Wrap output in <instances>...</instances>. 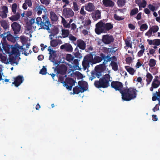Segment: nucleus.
<instances>
[{"label":"nucleus","instance_id":"nucleus-23","mask_svg":"<svg viewBox=\"0 0 160 160\" xmlns=\"http://www.w3.org/2000/svg\"><path fill=\"white\" fill-rule=\"evenodd\" d=\"M107 54V55L106 56L103 53H102V55L104 56V58H103V60H104L102 63L103 65H105L108 62L111 61L112 60V57H110L111 55L108 54V53Z\"/></svg>","mask_w":160,"mask_h":160},{"label":"nucleus","instance_id":"nucleus-48","mask_svg":"<svg viewBox=\"0 0 160 160\" xmlns=\"http://www.w3.org/2000/svg\"><path fill=\"white\" fill-rule=\"evenodd\" d=\"M17 8V5L16 3L13 4L12 6V11L14 14H15L16 13V10Z\"/></svg>","mask_w":160,"mask_h":160},{"label":"nucleus","instance_id":"nucleus-25","mask_svg":"<svg viewBox=\"0 0 160 160\" xmlns=\"http://www.w3.org/2000/svg\"><path fill=\"white\" fill-rule=\"evenodd\" d=\"M20 17V14L19 12L16 13V14L12 15L11 17L9 18L10 20L12 21H16L18 20Z\"/></svg>","mask_w":160,"mask_h":160},{"label":"nucleus","instance_id":"nucleus-27","mask_svg":"<svg viewBox=\"0 0 160 160\" xmlns=\"http://www.w3.org/2000/svg\"><path fill=\"white\" fill-rule=\"evenodd\" d=\"M152 100L153 101L158 100L159 102L160 103V92H157L154 93L153 96L152 98Z\"/></svg>","mask_w":160,"mask_h":160},{"label":"nucleus","instance_id":"nucleus-6","mask_svg":"<svg viewBox=\"0 0 160 160\" xmlns=\"http://www.w3.org/2000/svg\"><path fill=\"white\" fill-rule=\"evenodd\" d=\"M95 31L98 35H100L102 33H105L104 28L103 22L102 20L100 21L95 25Z\"/></svg>","mask_w":160,"mask_h":160},{"label":"nucleus","instance_id":"nucleus-4","mask_svg":"<svg viewBox=\"0 0 160 160\" xmlns=\"http://www.w3.org/2000/svg\"><path fill=\"white\" fill-rule=\"evenodd\" d=\"M48 50L49 52V53L50 55L49 59L52 62L54 65L58 64V62L55 59V58H56L57 56L56 51L51 49V47H48Z\"/></svg>","mask_w":160,"mask_h":160},{"label":"nucleus","instance_id":"nucleus-15","mask_svg":"<svg viewBox=\"0 0 160 160\" xmlns=\"http://www.w3.org/2000/svg\"><path fill=\"white\" fill-rule=\"evenodd\" d=\"M92 18L94 21H97L101 18V12L99 10H96L91 14Z\"/></svg>","mask_w":160,"mask_h":160},{"label":"nucleus","instance_id":"nucleus-52","mask_svg":"<svg viewBox=\"0 0 160 160\" xmlns=\"http://www.w3.org/2000/svg\"><path fill=\"white\" fill-rule=\"evenodd\" d=\"M148 28V25L146 24H143L141 26L140 30L141 31H143L146 30Z\"/></svg>","mask_w":160,"mask_h":160},{"label":"nucleus","instance_id":"nucleus-9","mask_svg":"<svg viewBox=\"0 0 160 160\" xmlns=\"http://www.w3.org/2000/svg\"><path fill=\"white\" fill-rule=\"evenodd\" d=\"M57 73L62 75H65L68 68L67 66L63 64H60L56 67Z\"/></svg>","mask_w":160,"mask_h":160},{"label":"nucleus","instance_id":"nucleus-58","mask_svg":"<svg viewBox=\"0 0 160 160\" xmlns=\"http://www.w3.org/2000/svg\"><path fill=\"white\" fill-rule=\"evenodd\" d=\"M39 73L42 75H45L47 73L46 68L43 66L42 68L40 71Z\"/></svg>","mask_w":160,"mask_h":160},{"label":"nucleus","instance_id":"nucleus-61","mask_svg":"<svg viewBox=\"0 0 160 160\" xmlns=\"http://www.w3.org/2000/svg\"><path fill=\"white\" fill-rule=\"evenodd\" d=\"M7 13L2 12H0V16L2 18H6L7 16Z\"/></svg>","mask_w":160,"mask_h":160},{"label":"nucleus","instance_id":"nucleus-62","mask_svg":"<svg viewBox=\"0 0 160 160\" xmlns=\"http://www.w3.org/2000/svg\"><path fill=\"white\" fill-rule=\"evenodd\" d=\"M69 39L72 41H76L77 40V38L75 37L72 35V34H70L69 35Z\"/></svg>","mask_w":160,"mask_h":160},{"label":"nucleus","instance_id":"nucleus-14","mask_svg":"<svg viewBox=\"0 0 160 160\" xmlns=\"http://www.w3.org/2000/svg\"><path fill=\"white\" fill-rule=\"evenodd\" d=\"M36 24L35 18H32L27 23L26 27L27 30L30 31L32 28L35 29L36 28L35 25Z\"/></svg>","mask_w":160,"mask_h":160},{"label":"nucleus","instance_id":"nucleus-10","mask_svg":"<svg viewBox=\"0 0 160 160\" xmlns=\"http://www.w3.org/2000/svg\"><path fill=\"white\" fill-rule=\"evenodd\" d=\"M114 38L112 35L108 34L104 35L102 36V41L106 44H108L114 41Z\"/></svg>","mask_w":160,"mask_h":160},{"label":"nucleus","instance_id":"nucleus-50","mask_svg":"<svg viewBox=\"0 0 160 160\" xmlns=\"http://www.w3.org/2000/svg\"><path fill=\"white\" fill-rule=\"evenodd\" d=\"M126 2L125 0H118L117 4L119 7H122L125 5Z\"/></svg>","mask_w":160,"mask_h":160},{"label":"nucleus","instance_id":"nucleus-1","mask_svg":"<svg viewBox=\"0 0 160 160\" xmlns=\"http://www.w3.org/2000/svg\"><path fill=\"white\" fill-rule=\"evenodd\" d=\"M138 92L134 87H130L129 88H124L122 94V98L123 101H130L136 98L137 96V92Z\"/></svg>","mask_w":160,"mask_h":160},{"label":"nucleus","instance_id":"nucleus-43","mask_svg":"<svg viewBox=\"0 0 160 160\" xmlns=\"http://www.w3.org/2000/svg\"><path fill=\"white\" fill-rule=\"evenodd\" d=\"M1 24L2 27L5 29H7L9 27L8 24L5 20H3L1 22Z\"/></svg>","mask_w":160,"mask_h":160},{"label":"nucleus","instance_id":"nucleus-34","mask_svg":"<svg viewBox=\"0 0 160 160\" xmlns=\"http://www.w3.org/2000/svg\"><path fill=\"white\" fill-rule=\"evenodd\" d=\"M125 42L127 47H130L131 48H132V42L130 37H128L127 39L125 40Z\"/></svg>","mask_w":160,"mask_h":160},{"label":"nucleus","instance_id":"nucleus-55","mask_svg":"<svg viewBox=\"0 0 160 160\" xmlns=\"http://www.w3.org/2000/svg\"><path fill=\"white\" fill-rule=\"evenodd\" d=\"M67 77V75H65V76H59V80L61 82V83L63 84V86L64 84V82H65V80L64 81V78L65 77Z\"/></svg>","mask_w":160,"mask_h":160},{"label":"nucleus","instance_id":"nucleus-59","mask_svg":"<svg viewBox=\"0 0 160 160\" xmlns=\"http://www.w3.org/2000/svg\"><path fill=\"white\" fill-rule=\"evenodd\" d=\"M91 75L90 77H89V78L90 80L92 81L93 79L96 78V76L95 72V71H92L91 72Z\"/></svg>","mask_w":160,"mask_h":160},{"label":"nucleus","instance_id":"nucleus-38","mask_svg":"<svg viewBox=\"0 0 160 160\" xmlns=\"http://www.w3.org/2000/svg\"><path fill=\"white\" fill-rule=\"evenodd\" d=\"M37 12V14L39 15L42 13V11L43 8L42 6H40L39 5L36 6L35 8Z\"/></svg>","mask_w":160,"mask_h":160},{"label":"nucleus","instance_id":"nucleus-29","mask_svg":"<svg viewBox=\"0 0 160 160\" xmlns=\"http://www.w3.org/2000/svg\"><path fill=\"white\" fill-rule=\"evenodd\" d=\"M101 67L100 66H96L95 68L96 76L98 78H99L101 76V72L100 71Z\"/></svg>","mask_w":160,"mask_h":160},{"label":"nucleus","instance_id":"nucleus-49","mask_svg":"<svg viewBox=\"0 0 160 160\" xmlns=\"http://www.w3.org/2000/svg\"><path fill=\"white\" fill-rule=\"evenodd\" d=\"M74 59V57L72 56L71 54H68L67 55L66 60L69 62H71L73 61Z\"/></svg>","mask_w":160,"mask_h":160},{"label":"nucleus","instance_id":"nucleus-19","mask_svg":"<svg viewBox=\"0 0 160 160\" xmlns=\"http://www.w3.org/2000/svg\"><path fill=\"white\" fill-rule=\"evenodd\" d=\"M85 9L86 11L91 12L94 11L95 9V7L92 3L88 2L87 4H85Z\"/></svg>","mask_w":160,"mask_h":160},{"label":"nucleus","instance_id":"nucleus-7","mask_svg":"<svg viewBox=\"0 0 160 160\" xmlns=\"http://www.w3.org/2000/svg\"><path fill=\"white\" fill-rule=\"evenodd\" d=\"M75 81L72 78H67L65 79V82H64V86L69 90H71L72 86L74 85Z\"/></svg>","mask_w":160,"mask_h":160},{"label":"nucleus","instance_id":"nucleus-22","mask_svg":"<svg viewBox=\"0 0 160 160\" xmlns=\"http://www.w3.org/2000/svg\"><path fill=\"white\" fill-rule=\"evenodd\" d=\"M102 2L105 7H112L115 5L114 2L111 0H103Z\"/></svg>","mask_w":160,"mask_h":160},{"label":"nucleus","instance_id":"nucleus-2","mask_svg":"<svg viewBox=\"0 0 160 160\" xmlns=\"http://www.w3.org/2000/svg\"><path fill=\"white\" fill-rule=\"evenodd\" d=\"M111 81L110 75L106 74L102 77L100 78L98 81H95L94 85L96 88H106L110 86L109 82Z\"/></svg>","mask_w":160,"mask_h":160},{"label":"nucleus","instance_id":"nucleus-28","mask_svg":"<svg viewBox=\"0 0 160 160\" xmlns=\"http://www.w3.org/2000/svg\"><path fill=\"white\" fill-rule=\"evenodd\" d=\"M147 79L146 81L147 82V85L149 84L151 82L153 76L152 74L149 72H147L146 75Z\"/></svg>","mask_w":160,"mask_h":160},{"label":"nucleus","instance_id":"nucleus-31","mask_svg":"<svg viewBox=\"0 0 160 160\" xmlns=\"http://www.w3.org/2000/svg\"><path fill=\"white\" fill-rule=\"evenodd\" d=\"M90 62L86 61L83 59V61L82 62V65L83 66V68L84 70H86L87 68H88L90 67Z\"/></svg>","mask_w":160,"mask_h":160},{"label":"nucleus","instance_id":"nucleus-46","mask_svg":"<svg viewBox=\"0 0 160 160\" xmlns=\"http://www.w3.org/2000/svg\"><path fill=\"white\" fill-rule=\"evenodd\" d=\"M156 61L154 59H151L149 61L148 65L150 67H154L156 64Z\"/></svg>","mask_w":160,"mask_h":160},{"label":"nucleus","instance_id":"nucleus-47","mask_svg":"<svg viewBox=\"0 0 160 160\" xmlns=\"http://www.w3.org/2000/svg\"><path fill=\"white\" fill-rule=\"evenodd\" d=\"M138 9L137 8H135L132 9L130 11V16H132L138 13Z\"/></svg>","mask_w":160,"mask_h":160},{"label":"nucleus","instance_id":"nucleus-36","mask_svg":"<svg viewBox=\"0 0 160 160\" xmlns=\"http://www.w3.org/2000/svg\"><path fill=\"white\" fill-rule=\"evenodd\" d=\"M69 31L67 29H62V35L63 38L68 37L69 35Z\"/></svg>","mask_w":160,"mask_h":160},{"label":"nucleus","instance_id":"nucleus-24","mask_svg":"<svg viewBox=\"0 0 160 160\" xmlns=\"http://www.w3.org/2000/svg\"><path fill=\"white\" fill-rule=\"evenodd\" d=\"M84 59L93 64V56L92 53H90L87 54L84 58Z\"/></svg>","mask_w":160,"mask_h":160},{"label":"nucleus","instance_id":"nucleus-13","mask_svg":"<svg viewBox=\"0 0 160 160\" xmlns=\"http://www.w3.org/2000/svg\"><path fill=\"white\" fill-rule=\"evenodd\" d=\"M78 84L82 92H83L88 89V84L86 81L82 80L78 82Z\"/></svg>","mask_w":160,"mask_h":160},{"label":"nucleus","instance_id":"nucleus-56","mask_svg":"<svg viewBox=\"0 0 160 160\" xmlns=\"http://www.w3.org/2000/svg\"><path fill=\"white\" fill-rule=\"evenodd\" d=\"M114 18L116 20L118 21H121L123 20L124 19V18L122 17H120L118 16L117 14H115L114 15Z\"/></svg>","mask_w":160,"mask_h":160},{"label":"nucleus","instance_id":"nucleus-41","mask_svg":"<svg viewBox=\"0 0 160 160\" xmlns=\"http://www.w3.org/2000/svg\"><path fill=\"white\" fill-rule=\"evenodd\" d=\"M102 52L105 54H108L109 53L112 52V51L111 50V49L105 47H102Z\"/></svg>","mask_w":160,"mask_h":160},{"label":"nucleus","instance_id":"nucleus-12","mask_svg":"<svg viewBox=\"0 0 160 160\" xmlns=\"http://www.w3.org/2000/svg\"><path fill=\"white\" fill-rule=\"evenodd\" d=\"M11 26L14 34L20 33L21 26L19 23L16 22H14L11 24Z\"/></svg>","mask_w":160,"mask_h":160},{"label":"nucleus","instance_id":"nucleus-45","mask_svg":"<svg viewBox=\"0 0 160 160\" xmlns=\"http://www.w3.org/2000/svg\"><path fill=\"white\" fill-rule=\"evenodd\" d=\"M6 38L8 40L12 42H14L15 41V38L10 33L7 35Z\"/></svg>","mask_w":160,"mask_h":160},{"label":"nucleus","instance_id":"nucleus-35","mask_svg":"<svg viewBox=\"0 0 160 160\" xmlns=\"http://www.w3.org/2000/svg\"><path fill=\"white\" fill-rule=\"evenodd\" d=\"M110 65L112 67V69L114 71H116L118 70V65L117 62L114 61H111Z\"/></svg>","mask_w":160,"mask_h":160},{"label":"nucleus","instance_id":"nucleus-26","mask_svg":"<svg viewBox=\"0 0 160 160\" xmlns=\"http://www.w3.org/2000/svg\"><path fill=\"white\" fill-rule=\"evenodd\" d=\"M125 68L127 71L131 75H134L136 71L132 68L128 66H126Z\"/></svg>","mask_w":160,"mask_h":160},{"label":"nucleus","instance_id":"nucleus-11","mask_svg":"<svg viewBox=\"0 0 160 160\" xmlns=\"http://www.w3.org/2000/svg\"><path fill=\"white\" fill-rule=\"evenodd\" d=\"M14 82H12V84L16 87H18L24 81V78L22 76L18 75L13 78Z\"/></svg>","mask_w":160,"mask_h":160},{"label":"nucleus","instance_id":"nucleus-39","mask_svg":"<svg viewBox=\"0 0 160 160\" xmlns=\"http://www.w3.org/2000/svg\"><path fill=\"white\" fill-rule=\"evenodd\" d=\"M18 56H16V55L12 54L11 55H9V62L10 63L12 64L15 63V61L16 60V57Z\"/></svg>","mask_w":160,"mask_h":160},{"label":"nucleus","instance_id":"nucleus-37","mask_svg":"<svg viewBox=\"0 0 160 160\" xmlns=\"http://www.w3.org/2000/svg\"><path fill=\"white\" fill-rule=\"evenodd\" d=\"M0 59L2 63H5L6 64L9 63V62L7 60V57L6 56L3 55L2 54H0Z\"/></svg>","mask_w":160,"mask_h":160},{"label":"nucleus","instance_id":"nucleus-42","mask_svg":"<svg viewBox=\"0 0 160 160\" xmlns=\"http://www.w3.org/2000/svg\"><path fill=\"white\" fill-rule=\"evenodd\" d=\"M73 94H79L80 92L82 93V91L80 89L79 87L76 86L74 88H73Z\"/></svg>","mask_w":160,"mask_h":160},{"label":"nucleus","instance_id":"nucleus-5","mask_svg":"<svg viewBox=\"0 0 160 160\" xmlns=\"http://www.w3.org/2000/svg\"><path fill=\"white\" fill-rule=\"evenodd\" d=\"M111 87L114 88L116 91H118L122 94L123 91V85L122 83L120 82L116 81H112L111 83Z\"/></svg>","mask_w":160,"mask_h":160},{"label":"nucleus","instance_id":"nucleus-18","mask_svg":"<svg viewBox=\"0 0 160 160\" xmlns=\"http://www.w3.org/2000/svg\"><path fill=\"white\" fill-rule=\"evenodd\" d=\"M104 56L102 55V53H100V56L95 55L94 58H93V64H96L101 62L103 60V58Z\"/></svg>","mask_w":160,"mask_h":160},{"label":"nucleus","instance_id":"nucleus-32","mask_svg":"<svg viewBox=\"0 0 160 160\" xmlns=\"http://www.w3.org/2000/svg\"><path fill=\"white\" fill-rule=\"evenodd\" d=\"M75 52H73V55L75 57L78 58H81L82 57V54L79 52L78 49L76 47L74 50Z\"/></svg>","mask_w":160,"mask_h":160},{"label":"nucleus","instance_id":"nucleus-53","mask_svg":"<svg viewBox=\"0 0 160 160\" xmlns=\"http://www.w3.org/2000/svg\"><path fill=\"white\" fill-rule=\"evenodd\" d=\"M73 9L75 12L79 10L77 2H73Z\"/></svg>","mask_w":160,"mask_h":160},{"label":"nucleus","instance_id":"nucleus-21","mask_svg":"<svg viewBox=\"0 0 160 160\" xmlns=\"http://www.w3.org/2000/svg\"><path fill=\"white\" fill-rule=\"evenodd\" d=\"M50 46L53 47H57L58 44H61L62 43L61 40L59 39H53L50 41Z\"/></svg>","mask_w":160,"mask_h":160},{"label":"nucleus","instance_id":"nucleus-57","mask_svg":"<svg viewBox=\"0 0 160 160\" xmlns=\"http://www.w3.org/2000/svg\"><path fill=\"white\" fill-rule=\"evenodd\" d=\"M62 22L65 28H68V27H67V24H68V22L65 19L62 17Z\"/></svg>","mask_w":160,"mask_h":160},{"label":"nucleus","instance_id":"nucleus-8","mask_svg":"<svg viewBox=\"0 0 160 160\" xmlns=\"http://www.w3.org/2000/svg\"><path fill=\"white\" fill-rule=\"evenodd\" d=\"M62 15L65 18H69L74 16V12L71 8H66L63 10Z\"/></svg>","mask_w":160,"mask_h":160},{"label":"nucleus","instance_id":"nucleus-30","mask_svg":"<svg viewBox=\"0 0 160 160\" xmlns=\"http://www.w3.org/2000/svg\"><path fill=\"white\" fill-rule=\"evenodd\" d=\"M50 18L52 21H57L58 19V18L55 13L52 11L50 12Z\"/></svg>","mask_w":160,"mask_h":160},{"label":"nucleus","instance_id":"nucleus-51","mask_svg":"<svg viewBox=\"0 0 160 160\" xmlns=\"http://www.w3.org/2000/svg\"><path fill=\"white\" fill-rule=\"evenodd\" d=\"M147 5V2L145 0H142V2H141L140 4L139 5V9L140 10V8H144Z\"/></svg>","mask_w":160,"mask_h":160},{"label":"nucleus","instance_id":"nucleus-33","mask_svg":"<svg viewBox=\"0 0 160 160\" xmlns=\"http://www.w3.org/2000/svg\"><path fill=\"white\" fill-rule=\"evenodd\" d=\"M160 85V82L157 79H155L152 82V85L154 88H158Z\"/></svg>","mask_w":160,"mask_h":160},{"label":"nucleus","instance_id":"nucleus-40","mask_svg":"<svg viewBox=\"0 0 160 160\" xmlns=\"http://www.w3.org/2000/svg\"><path fill=\"white\" fill-rule=\"evenodd\" d=\"M12 54L18 56L20 55V53L18 48L16 47H13L12 48Z\"/></svg>","mask_w":160,"mask_h":160},{"label":"nucleus","instance_id":"nucleus-60","mask_svg":"<svg viewBox=\"0 0 160 160\" xmlns=\"http://www.w3.org/2000/svg\"><path fill=\"white\" fill-rule=\"evenodd\" d=\"M153 45L156 46L160 45V39H155L154 40Z\"/></svg>","mask_w":160,"mask_h":160},{"label":"nucleus","instance_id":"nucleus-63","mask_svg":"<svg viewBox=\"0 0 160 160\" xmlns=\"http://www.w3.org/2000/svg\"><path fill=\"white\" fill-rule=\"evenodd\" d=\"M2 11L1 12H5L8 13V7L6 6H2L1 8Z\"/></svg>","mask_w":160,"mask_h":160},{"label":"nucleus","instance_id":"nucleus-17","mask_svg":"<svg viewBox=\"0 0 160 160\" xmlns=\"http://www.w3.org/2000/svg\"><path fill=\"white\" fill-rule=\"evenodd\" d=\"M61 49H64L68 52H72L73 48L72 45L69 43H65L62 45L60 47Z\"/></svg>","mask_w":160,"mask_h":160},{"label":"nucleus","instance_id":"nucleus-54","mask_svg":"<svg viewBox=\"0 0 160 160\" xmlns=\"http://www.w3.org/2000/svg\"><path fill=\"white\" fill-rule=\"evenodd\" d=\"M152 31L153 33H155L157 32L159 29V28L158 26H153L151 28Z\"/></svg>","mask_w":160,"mask_h":160},{"label":"nucleus","instance_id":"nucleus-64","mask_svg":"<svg viewBox=\"0 0 160 160\" xmlns=\"http://www.w3.org/2000/svg\"><path fill=\"white\" fill-rule=\"evenodd\" d=\"M80 13L82 15L85 16L86 14V12L84 10V6H83L81 7Z\"/></svg>","mask_w":160,"mask_h":160},{"label":"nucleus","instance_id":"nucleus-44","mask_svg":"<svg viewBox=\"0 0 160 160\" xmlns=\"http://www.w3.org/2000/svg\"><path fill=\"white\" fill-rule=\"evenodd\" d=\"M140 48L141 49L138 53V56L139 57H140L142 56L145 51V48L143 45H141L140 46Z\"/></svg>","mask_w":160,"mask_h":160},{"label":"nucleus","instance_id":"nucleus-20","mask_svg":"<svg viewBox=\"0 0 160 160\" xmlns=\"http://www.w3.org/2000/svg\"><path fill=\"white\" fill-rule=\"evenodd\" d=\"M103 24L105 33H107L113 28V25L111 22L105 23L103 22Z\"/></svg>","mask_w":160,"mask_h":160},{"label":"nucleus","instance_id":"nucleus-3","mask_svg":"<svg viewBox=\"0 0 160 160\" xmlns=\"http://www.w3.org/2000/svg\"><path fill=\"white\" fill-rule=\"evenodd\" d=\"M37 24L40 25L41 28L50 30L49 27L51 25L49 20L46 15H43L42 18L38 17L36 19Z\"/></svg>","mask_w":160,"mask_h":160},{"label":"nucleus","instance_id":"nucleus-16","mask_svg":"<svg viewBox=\"0 0 160 160\" xmlns=\"http://www.w3.org/2000/svg\"><path fill=\"white\" fill-rule=\"evenodd\" d=\"M77 48L78 47L81 50H84L86 47V43L85 42L81 39H78L77 42Z\"/></svg>","mask_w":160,"mask_h":160}]
</instances>
